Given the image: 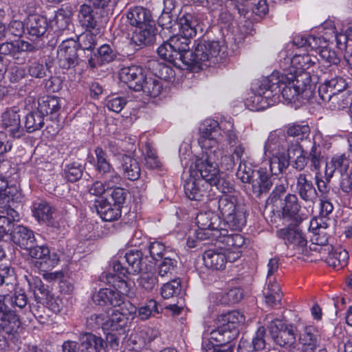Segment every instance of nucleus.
Here are the masks:
<instances>
[{
  "label": "nucleus",
  "mask_w": 352,
  "mask_h": 352,
  "mask_svg": "<svg viewBox=\"0 0 352 352\" xmlns=\"http://www.w3.org/2000/svg\"><path fill=\"white\" fill-rule=\"evenodd\" d=\"M311 166L315 170H319L321 164L323 162V157L321 156V153L318 148L314 145L309 155Z\"/></svg>",
  "instance_id": "774afa93"
},
{
  "label": "nucleus",
  "mask_w": 352,
  "mask_h": 352,
  "mask_svg": "<svg viewBox=\"0 0 352 352\" xmlns=\"http://www.w3.org/2000/svg\"><path fill=\"white\" fill-rule=\"evenodd\" d=\"M20 326V321L15 313L7 309L6 307H2L0 302V333L4 331L7 333H12Z\"/></svg>",
  "instance_id": "c756f323"
},
{
  "label": "nucleus",
  "mask_w": 352,
  "mask_h": 352,
  "mask_svg": "<svg viewBox=\"0 0 352 352\" xmlns=\"http://www.w3.org/2000/svg\"><path fill=\"white\" fill-rule=\"evenodd\" d=\"M44 124V116L38 111L29 113L25 118V126L28 132L41 129Z\"/></svg>",
  "instance_id": "c03bdc74"
},
{
  "label": "nucleus",
  "mask_w": 352,
  "mask_h": 352,
  "mask_svg": "<svg viewBox=\"0 0 352 352\" xmlns=\"http://www.w3.org/2000/svg\"><path fill=\"white\" fill-rule=\"evenodd\" d=\"M96 158L92 157L90 163H93L97 175L100 178L105 179L107 185L115 186L121 180L120 175L115 171L113 167L111 164L108 155L101 147L97 146L94 150Z\"/></svg>",
  "instance_id": "9d476101"
},
{
  "label": "nucleus",
  "mask_w": 352,
  "mask_h": 352,
  "mask_svg": "<svg viewBox=\"0 0 352 352\" xmlns=\"http://www.w3.org/2000/svg\"><path fill=\"white\" fill-rule=\"evenodd\" d=\"M126 16L128 23L135 28L153 23L151 12L141 6L131 8L126 12Z\"/></svg>",
  "instance_id": "cd10ccee"
},
{
  "label": "nucleus",
  "mask_w": 352,
  "mask_h": 352,
  "mask_svg": "<svg viewBox=\"0 0 352 352\" xmlns=\"http://www.w3.org/2000/svg\"><path fill=\"white\" fill-rule=\"evenodd\" d=\"M15 276L13 269L5 264H0V286L5 285L8 289H13Z\"/></svg>",
  "instance_id": "de8ad7c7"
},
{
  "label": "nucleus",
  "mask_w": 352,
  "mask_h": 352,
  "mask_svg": "<svg viewBox=\"0 0 352 352\" xmlns=\"http://www.w3.org/2000/svg\"><path fill=\"white\" fill-rule=\"evenodd\" d=\"M177 266V261L168 256L164 258L163 261L158 265V275L163 277H170Z\"/></svg>",
  "instance_id": "3c124183"
},
{
  "label": "nucleus",
  "mask_w": 352,
  "mask_h": 352,
  "mask_svg": "<svg viewBox=\"0 0 352 352\" xmlns=\"http://www.w3.org/2000/svg\"><path fill=\"white\" fill-rule=\"evenodd\" d=\"M219 52L220 45L218 41L204 39L196 41L194 51L186 50V66L201 69L202 65H208L207 63H214Z\"/></svg>",
  "instance_id": "39448f33"
},
{
  "label": "nucleus",
  "mask_w": 352,
  "mask_h": 352,
  "mask_svg": "<svg viewBox=\"0 0 352 352\" xmlns=\"http://www.w3.org/2000/svg\"><path fill=\"white\" fill-rule=\"evenodd\" d=\"M230 259L225 252L219 250H208L203 254L205 266L214 270H224L227 262Z\"/></svg>",
  "instance_id": "b1692460"
},
{
  "label": "nucleus",
  "mask_w": 352,
  "mask_h": 352,
  "mask_svg": "<svg viewBox=\"0 0 352 352\" xmlns=\"http://www.w3.org/2000/svg\"><path fill=\"white\" fill-rule=\"evenodd\" d=\"M82 171L79 165L75 163L69 164L65 169V178L70 182H75L82 177Z\"/></svg>",
  "instance_id": "0e129e2a"
},
{
  "label": "nucleus",
  "mask_w": 352,
  "mask_h": 352,
  "mask_svg": "<svg viewBox=\"0 0 352 352\" xmlns=\"http://www.w3.org/2000/svg\"><path fill=\"white\" fill-rule=\"evenodd\" d=\"M273 177L266 168H260L254 173V177L249 182L252 186V191L256 197L268 192L274 184Z\"/></svg>",
  "instance_id": "aec40b11"
},
{
  "label": "nucleus",
  "mask_w": 352,
  "mask_h": 352,
  "mask_svg": "<svg viewBox=\"0 0 352 352\" xmlns=\"http://www.w3.org/2000/svg\"><path fill=\"white\" fill-rule=\"evenodd\" d=\"M222 232H225L226 230L221 228V232H219V236L221 235L223 236V241L226 244L228 250L234 251L244 245L245 239L242 235L239 234H232L226 235Z\"/></svg>",
  "instance_id": "a18cd8bd"
},
{
  "label": "nucleus",
  "mask_w": 352,
  "mask_h": 352,
  "mask_svg": "<svg viewBox=\"0 0 352 352\" xmlns=\"http://www.w3.org/2000/svg\"><path fill=\"white\" fill-rule=\"evenodd\" d=\"M195 220L199 228L195 232L197 239L205 240L219 237V232H221V221L218 214L211 210L200 212L197 214Z\"/></svg>",
  "instance_id": "6e6552de"
},
{
  "label": "nucleus",
  "mask_w": 352,
  "mask_h": 352,
  "mask_svg": "<svg viewBox=\"0 0 352 352\" xmlns=\"http://www.w3.org/2000/svg\"><path fill=\"white\" fill-rule=\"evenodd\" d=\"M34 295L38 302L44 303L48 300L50 290L40 279H36L34 283Z\"/></svg>",
  "instance_id": "864d4df0"
},
{
  "label": "nucleus",
  "mask_w": 352,
  "mask_h": 352,
  "mask_svg": "<svg viewBox=\"0 0 352 352\" xmlns=\"http://www.w3.org/2000/svg\"><path fill=\"white\" fill-rule=\"evenodd\" d=\"M33 217L41 223L53 226L55 209L49 203L43 200L34 201L32 206Z\"/></svg>",
  "instance_id": "5701e85b"
},
{
  "label": "nucleus",
  "mask_w": 352,
  "mask_h": 352,
  "mask_svg": "<svg viewBox=\"0 0 352 352\" xmlns=\"http://www.w3.org/2000/svg\"><path fill=\"white\" fill-rule=\"evenodd\" d=\"M351 162V160L345 154L334 155L330 162L326 163L324 171L326 179H330L336 170L341 177L344 174H347Z\"/></svg>",
  "instance_id": "393cba45"
},
{
  "label": "nucleus",
  "mask_w": 352,
  "mask_h": 352,
  "mask_svg": "<svg viewBox=\"0 0 352 352\" xmlns=\"http://www.w3.org/2000/svg\"><path fill=\"white\" fill-rule=\"evenodd\" d=\"M107 314H92L87 319V326L92 330L102 329L104 331Z\"/></svg>",
  "instance_id": "5fc2aeb1"
},
{
  "label": "nucleus",
  "mask_w": 352,
  "mask_h": 352,
  "mask_svg": "<svg viewBox=\"0 0 352 352\" xmlns=\"http://www.w3.org/2000/svg\"><path fill=\"white\" fill-rule=\"evenodd\" d=\"M120 79L126 84L129 89L136 91H140L142 83L145 80V72L142 67L131 65L121 69L119 73Z\"/></svg>",
  "instance_id": "6ab92c4d"
},
{
  "label": "nucleus",
  "mask_w": 352,
  "mask_h": 352,
  "mask_svg": "<svg viewBox=\"0 0 352 352\" xmlns=\"http://www.w3.org/2000/svg\"><path fill=\"white\" fill-rule=\"evenodd\" d=\"M91 7L87 4L80 6L78 11V21L82 27L87 31L98 30V22Z\"/></svg>",
  "instance_id": "2f4dec72"
},
{
  "label": "nucleus",
  "mask_w": 352,
  "mask_h": 352,
  "mask_svg": "<svg viewBox=\"0 0 352 352\" xmlns=\"http://www.w3.org/2000/svg\"><path fill=\"white\" fill-rule=\"evenodd\" d=\"M122 168L128 179L134 181L140 175V167L138 162L129 155H124L122 159Z\"/></svg>",
  "instance_id": "c9c22d12"
},
{
  "label": "nucleus",
  "mask_w": 352,
  "mask_h": 352,
  "mask_svg": "<svg viewBox=\"0 0 352 352\" xmlns=\"http://www.w3.org/2000/svg\"><path fill=\"white\" fill-rule=\"evenodd\" d=\"M255 172L256 170L241 160L236 172V176L242 182L249 183L254 177Z\"/></svg>",
  "instance_id": "6e6d98bb"
},
{
  "label": "nucleus",
  "mask_w": 352,
  "mask_h": 352,
  "mask_svg": "<svg viewBox=\"0 0 352 352\" xmlns=\"http://www.w3.org/2000/svg\"><path fill=\"white\" fill-rule=\"evenodd\" d=\"M48 25L47 18L38 14L29 15L25 20L28 33L35 38L43 36L47 32Z\"/></svg>",
  "instance_id": "a878e982"
},
{
  "label": "nucleus",
  "mask_w": 352,
  "mask_h": 352,
  "mask_svg": "<svg viewBox=\"0 0 352 352\" xmlns=\"http://www.w3.org/2000/svg\"><path fill=\"white\" fill-rule=\"evenodd\" d=\"M28 254L34 260L36 268L41 271H47L54 268L59 262V256L56 252H51L46 245H34L27 248Z\"/></svg>",
  "instance_id": "ddd939ff"
},
{
  "label": "nucleus",
  "mask_w": 352,
  "mask_h": 352,
  "mask_svg": "<svg viewBox=\"0 0 352 352\" xmlns=\"http://www.w3.org/2000/svg\"><path fill=\"white\" fill-rule=\"evenodd\" d=\"M126 104V99L120 96L109 97L107 100V108L116 113L120 112Z\"/></svg>",
  "instance_id": "69168bd1"
},
{
  "label": "nucleus",
  "mask_w": 352,
  "mask_h": 352,
  "mask_svg": "<svg viewBox=\"0 0 352 352\" xmlns=\"http://www.w3.org/2000/svg\"><path fill=\"white\" fill-rule=\"evenodd\" d=\"M186 41L185 38L173 35L158 47L157 54L161 58L183 69L186 66V50H190Z\"/></svg>",
  "instance_id": "423d86ee"
},
{
  "label": "nucleus",
  "mask_w": 352,
  "mask_h": 352,
  "mask_svg": "<svg viewBox=\"0 0 352 352\" xmlns=\"http://www.w3.org/2000/svg\"><path fill=\"white\" fill-rule=\"evenodd\" d=\"M58 65L68 69L78 64L77 44L73 39L63 41L58 50Z\"/></svg>",
  "instance_id": "f3484780"
},
{
  "label": "nucleus",
  "mask_w": 352,
  "mask_h": 352,
  "mask_svg": "<svg viewBox=\"0 0 352 352\" xmlns=\"http://www.w3.org/2000/svg\"><path fill=\"white\" fill-rule=\"evenodd\" d=\"M109 191L111 192L110 194L104 200L108 202L110 201L112 204L122 208L126 198L124 189L122 188H113V186H112L111 188H109Z\"/></svg>",
  "instance_id": "603ef678"
},
{
  "label": "nucleus",
  "mask_w": 352,
  "mask_h": 352,
  "mask_svg": "<svg viewBox=\"0 0 352 352\" xmlns=\"http://www.w3.org/2000/svg\"><path fill=\"white\" fill-rule=\"evenodd\" d=\"M124 258L129 265L128 268L124 267L119 261L113 262V270L118 278H127L129 274H137L144 270L145 265H149L146 263L147 258L144 257L140 250L129 251Z\"/></svg>",
  "instance_id": "9b49d317"
},
{
  "label": "nucleus",
  "mask_w": 352,
  "mask_h": 352,
  "mask_svg": "<svg viewBox=\"0 0 352 352\" xmlns=\"http://www.w3.org/2000/svg\"><path fill=\"white\" fill-rule=\"evenodd\" d=\"M348 259V252L346 250L338 248L329 253L326 262L329 265L338 270L346 265Z\"/></svg>",
  "instance_id": "58836bf2"
},
{
  "label": "nucleus",
  "mask_w": 352,
  "mask_h": 352,
  "mask_svg": "<svg viewBox=\"0 0 352 352\" xmlns=\"http://www.w3.org/2000/svg\"><path fill=\"white\" fill-rule=\"evenodd\" d=\"M59 103L56 97H47L38 102V110L44 116L52 114L59 109Z\"/></svg>",
  "instance_id": "09e8293b"
},
{
  "label": "nucleus",
  "mask_w": 352,
  "mask_h": 352,
  "mask_svg": "<svg viewBox=\"0 0 352 352\" xmlns=\"http://www.w3.org/2000/svg\"><path fill=\"white\" fill-rule=\"evenodd\" d=\"M265 302L270 307L278 304L281 300L282 293L276 281L269 280V283L263 290Z\"/></svg>",
  "instance_id": "ea45409f"
},
{
  "label": "nucleus",
  "mask_w": 352,
  "mask_h": 352,
  "mask_svg": "<svg viewBox=\"0 0 352 352\" xmlns=\"http://www.w3.org/2000/svg\"><path fill=\"white\" fill-rule=\"evenodd\" d=\"M153 312L159 313L157 303L153 299H150L146 304L141 307L138 310V316L141 320H147Z\"/></svg>",
  "instance_id": "680f3d73"
},
{
  "label": "nucleus",
  "mask_w": 352,
  "mask_h": 352,
  "mask_svg": "<svg viewBox=\"0 0 352 352\" xmlns=\"http://www.w3.org/2000/svg\"><path fill=\"white\" fill-rule=\"evenodd\" d=\"M179 33L174 35L186 40V45L190 46V39L197 34L198 21L191 14H186L179 20Z\"/></svg>",
  "instance_id": "bb28decb"
},
{
  "label": "nucleus",
  "mask_w": 352,
  "mask_h": 352,
  "mask_svg": "<svg viewBox=\"0 0 352 352\" xmlns=\"http://www.w3.org/2000/svg\"><path fill=\"white\" fill-rule=\"evenodd\" d=\"M104 346V340L90 333H81L79 342L67 340L62 345L63 352H100Z\"/></svg>",
  "instance_id": "f8f14e48"
},
{
  "label": "nucleus",
  "mask_w": 352,
  "mask_h": 352,
  "mask_svg": "<svg viewBox=\"0 0 352 352\" xmlns=\"http://www.w3.org/2000/svg\"><path fill=\"white\" fill-rule=\"evenodd\" d=\"M319 55L320 58L329 65H338L340 61V58L336 52L328 47L321 48L319 52Z\"/></svg>",
  "instance_id": "052dcab7"
},
{
  "label": "nucleus",
  "mask_w": 352,
  "mask_h": 352,
  "mask_svg": "<svg viewBox=\"0 0 352 352\" xmlns=\"http://www.w3.org/2000/svg\"><path fill=\"white\" fill-rule=\"evenodd\" d=\"M96 205L97 212L100 215L101 218L105 221H112L118 219L121 215V208L116 205L101 199L98 201Z\"/></svg>",
  "instance_id": "72a5a7b5"
},
{
  "label": "nucleus",
  "mask_w": 352,
  "mask_h": 352,
  "mask_svg": "<svg viewBox=\"0 0 352 352\" xmlns=\"http://www.w3.org/2000/svg\"><path fill=\"white\" fill-rule=\"evenodd\" d=\"M36 47L25 41L18 40L6 42L0 45V54L10 56L16 64H23L28 52H33Z\"/></svg>",
  "instance_id": "dca6fc26"
},
{
  "label": "nucleus",
  "mask_w": 352,
  "mask_h": 352,
  "mask_svg": "<svg viewBox=\"0 0 352 352\" xmlns=\"http://www.w3.org/2000/svg\"><path fill=\"white\" fill-rule=\"evenodd\" d=\"M310 133V129L308 125L294 124L289 126L287 129V134L296 138L297 140H304L307 138Z\"/></svg>",
  "instance_id": "4d7b16f0"
},
{
  "label": "nucleus",
  "mask_w": 352,
  "mask_h": 352,
  "mask_svg": "<svg viewBox=\"0 0 352 352\" xmlns=\"http://www.w3.org/2000/svg\"><path fill=\"white\" fill-rule=\"evenodd\" d=\"M181 291V283L178 279H173L165 283L161 288V294L164 298H170L178 295Z\"/></svg>",
  "instance_id": "8fccbe9b"
},
{
  "label": "nucleus",
  "mask_w": 352,
  "mask_h": 352,
  "mask_svg": "<svg viewBox=\"0 0 352 352\" xmlns=\"http://www.w3.org/2000/svg\"><path fill=\"white\" fill-rule=\"evenodd\" d=\"M98 56L102 63H108L116 58L117 52L109 45L104 44L98 49Z\"/></svg>",
  "instance_id": "bf43d9fd"
},
{
  "label": "nucleus",
  "mask_w": 352,
  "mask_h": 352,
  "mask_svg": "<svg viewBox=\"0 0 352 352\" xmlns=\"http://www.w3.org/2000/svg\"><path fill=\"white\" fill-rule=\"evenodd\" d=\"M279 80L282 96L289 102L301 99L308 100L314 95L315 86L311 83L309 72H300L294 76L285 71Z\"/></svg>",
  "instance_id": "f03ea898"
},
{
  "label": "nucleus",
  "mask_w": 352,
  "mask_h": 352,
  "mask_svg": "<svg viewBox=\"0 0 352 352\" xmlns=\"http://www.w3.org/2000/svg\"><path fill=\"white\" fill-rule=\"evenodd\" d=\"M19 111L17 107H13L7 109L1 115L2 126L13 138H19L23 134Z\"/></svg>",
  "instance_id": "412c9836"
},
{
  "label": "nucleus",
  "mask_w": 352,
  "mask_h": 352,
  "mask_svg": "<svg viewBox=\"0 0 352 352\" xmlns=\"http://www.w3.org/2000/svg\"><path fill=\"white\" fill-rule=\"evenodd\" d=\"M245 321V316L238 311L220 315L217 318V327L210 333V339L217 344L216 346L206 344L204 352H233L234 345L232 342L238 336L239 327Z\"/></svg>",
  "instance_id": "f257e3e1"
},
{
  "label": "nucleus",
  "mask_w": 352,
  "mask_h": 352,
  "mask_svg": "<svg viewBox=\"0 0 352 352\" xmlns=\"http://www.w3.org/2000/svg\"><path fill=\"white\" fill-rule=\"evenodd\" d=\"M94 302L100 305H112L113 307H120L124 303L123 296L115 291L104 288L100 289L92 298Z\"/></svg>",
  "instance_id": "c85d7f7f"
},
{
  "label": "nucleus",
  "mask_w": 352,
  "mask_h": 352,
  "mask_svg": "<svg viewBox=\"0 0 352 352\" xmlns=\"http://www.w3.org/2000/svg\"><path fill=\"white\" fill-rule=\"evenodd\" d=\"M316 60V56L309 54H295L290 60L291 66L288 73L296 76V74L306 72L305 70L314 65Z\"/></svg>",
  "instance_id": "7c9ffc66"
},
{
  "label": "nucleus",
  "mask_w": 352,
  "mask_h": 352,
  "mask_svg": "<svg viewBox=\"0 0 352 352\" xmlns=\"http://www.w3.org/2000/svg\"><path fill=\"white\" fill-rule=\"evenodd\" d=\"M140 273H141L138 279L140 286L146 291L153 290L157 283L153 265H145L144 270Z\"/></svg>",
  "instance_id": "a19ab883"
},
{
  "label": "nucleus",
  "mask_w": 352,
  "mask_h": 352,
  "mask_svg": "<svg viewBox=\"0 0 352 352\" xmlns=\"http://www.w3.org/2000/svg\"><path fill=\"white\" fill-rule=\"evenodd\" d=\"M155 28L152 23L135 28L131 41L138 46L146 45L154 41Z\"/></svg>",
  "instance_id": "473e14b6"
},
{
  "label": "nucleus",
  "mask_w": 352,
  "mask_h": 352,
  "mask_svg": "<svg viewBox=\"0 0 352 352\" xmlns=\"http://www.w3.org/2000/svg\"><path fill=\"white\" fill-rule=\"evenodd\" d=\"M220 136L219 123L214 120H206L200 127V137L198 140L202 151H220Z\"/></svg>",
  "instance_id": "2eb2a0df"
},
{
  "label": "nucleus",
  "mask_w": 352,
  "mask_h": 352,
  "mask_svg": "<svg viewBox=\"0 0 352 352\" xmlns=\"http://www.w3.org/2000/svg\"><path fill=\"white\" fill-rule=\"evenodd\" d=\"M267 328L273 340L280 346H291L296 340V327L278 319L268 321Z\"/></svg>",
  "instance_id": "4468645a"
},
{
  "label": "nucleus",
  "mask_w": 352,
  "mask_h": 352,
  "mask_svg": "<svg viewBox=\"0 0 352 352\" xmlns=\"http://www.w3.org/2000/svg\"><path fill=\"white\" fill-rule=\"evenodd\" d=\"M352 102V96L347 91H342L340 95H336L329 101H324L328 107L332 110H340L347 107Z\"/></svg>",
  "instance_id": "37998d69"
},
{
  "label": "nucleus",
  "mask_w": 352,
  "mask_h": 352,
  "mask_svg": "<svg viewBox=\"0 0 352 352\" xmlns=\"http://www.w3.org/2000/svg\"><path fill=\"white\" fill-rule=\"evenodd\" d=\"M142 85V87L140 91H143L146 94L153 98L158 96L162 89V86L157 79L147 78L146 76Z\"/></svg>",
  "instance_id": "49530a36"
},
{
  "label": "nucleus",
  "mask_w": 352,
  "mask_h": 352,
  "mask_svg": "<svg viewBox=\"0 0 352 352\" xmlns=\"http://www.w3.org/2000/svg\"><path fill=\"white\" fill-rule=\"evenodd\" d=\"M80 44L84 50H91L96 45V36L91 31H87L79 38Z\"/></svg>",
  "instance_id": "338daca9"
},
{
  "label": "nucleus",
  "mask_w": 352,
  "mask_h": 352,
  "mask_svg": "<svg viewBox=\"0 0 352 352\" xmlns=\"http://www.w3.org/2000/svg\"><path fill=\"white\" fill-rule=\"evenodd\" d=\"M221 151H203L201 157L195 162V168L201 178L210 186L218 184L220 170L217 164Z\"/></svg>",
  "instance_id": "0eeeda50"
},
{
  "label": "nucleus",
  "mask_w": 352,
  "mask_h": 352,
  "mask_svg": "<svg viewBox=\"0 0 352 352\" xmlns=\"http://www.w3.org/2000/svg\"><path fill=\"white\" fill-rule=\"evenodd\" d=\"M125 304L128 312H125L123 308L121 311L116 309H109L107 313V322L104 325V332L111 331L119 335H124L128 331L130 320L134 318L136 309L131 304Z\"/></svg>",
  "instance_id": "1a4fd4ad"
},
{
  "label": "nucleus",
  "mask_w": 352,
  "mask_h": 352,
  "mask_svg": "<svg viewBox=\"0 0 352 352\" xmlns=\"http://www.w3.org/2000/svg\"><path fill=\"white\" fill-rule=\"evenodd\" d=\"M280 80L277 74L273 73L263 78L258 86L256 94L248 100V106L252 111H263L274 105L279 98Z\"/></svg>",
  "instance_id": "20e7f679"
},
{
  "label": "nucleus",
  "mask_w": 352,
  "mask_h": 352,
  "mask_svg": "<svg viewBox=\"0 0 352 352\" xmlns=\"http://www.w3.org/2000/svg\"><path fill=\"white\" fill-rule=\"evenodd\" d=\"M300 208L297 197L293 194H288L274 207V210H281L285 217H292L297 214Z\"/></svg>",
  "instance_id": "f704fd0d"
},
{
  "label": "nucleus",
  "mask_w": 352,
  "mask_h": 352,
  "mask_svg": "<svg viewBox=\"0 0 352 352\" xmlns=\"http://www.w3.org/2000/svg\"><path fill=\"white\" fill-rule=\"evenodd\" d=\"M277 236L285 241L288 248H292L298 254H303L307 240L302 233L296 228H285L278 230Z\"/></svg>",
  "instance_id": "a211bd4d"
},
{
  "label": "nucleus",
  "mask_w": 352,
  "mask_h": 352,
  "mask_svg": "<svg viewBox=\"0 0 352 352\" xmlns=\"http://www.w3.org/2000/svg\"><path fill=\"white\" fill-rule=\"evenodd\" d=\"M296 191L300 197L305 201L314 202L317 198V192L312 182L310 173H299L296 177Z\"/></svg>",
  "instance_id": "4be33fe9"
},
{
  "label": "nucleus",
  "mask_w": 352,
  "mask_h": 352,
  "mask_svg": "<svg viewBox=\"0 0 352 352\" xmlns=\"http://www.w3.org/2000/svg\"><path fill=\"white\" fill-rule=\"evenodd\" d=\"M10 192L0 193V215L10 217V219H19V214L12 208L14 201Z\"/></svg>",
  "instance_id": "79ce46f5"
},
{
  "label": "nucleus",
  "mask_w": 352,
  "mask_h": 352,
  "mask_svg": "<svg viewBox=\"0 0 352 352\" xmlns=\"http://www.w3.org/2000/svg\"><path fill=\"white\" fill-rule=\"evenodd\" d=\"M208 206H217L222 217L234 230H241L246 224L245 210L235 195H222L219 199H211Z\"/></svg>",
  "instance_id": "7ed1b4c3"
},
{
  "label": "nucleus",
  "mask_w": 352,
  "mask_h": 352,
  "mask_svg": "<svg viewBox=\"0 0 352 352\" xmlns=\"http://www.w3.org/2000/svg\"><path fill=\"white\" fill-rule=\"evenodd\" d=\"M347 84L346 80L342 77H335L331 78L329 80L325 81L324 83L321 84L319 87H320V91L323 94H327V89L329 88H335L337 89H346Z\"/></svg>",
  "instance_id": "13d9d810"
},
{
  "label": "nucleus",
  "mask_w": 352,
  "mask_h": 352,
  "mask_svg": "<svg viewBox=\"0 0 352 352\" xmlns=\"http://www.w3.org/2000/svg\"><path fill=\"white\" fill-rule=\"evenodd\" d=\"M201 180L190 177L184 184V192L186 197L191 200L199 201L204 197L205 190L201 186Z\"/></svg>",
  "instance_id": "4c0bfd02"
},
{
  "label": "nucleus",
  "mask_w": 352,
  "mask_h": 352,
  "mask_svg": "<svg viewBox=\"0 0 352 352\" xmlns=\"http://www.w3.org/2000/svg\"><path fill=\"white\" fill-rule=\"evenodd\" d=\"M120 280L118 282V290L115 291L121 294L124 299V296L133 298L135 296L134 283L124 280V278H120Z\"/></svg>",
  "instance_id": "e2e57ef3"
},
{
  "label": "nucleus",
  "mask_w": 352,
  "mask_h": 352,
  "mask_svg": "<svg viewBox=\"0 0 352 352\" xmlns=\"http://www.w3.org/2000/svg\"><path fill=\"white\" fill-rule=\"evenodd\" d=\"M13 238L16 243L25 248L36 243V238L32 231L25 226H18L13 233Z\"/></svg>",
  "instance_id": "e433bc0d"
}]
</instances>
